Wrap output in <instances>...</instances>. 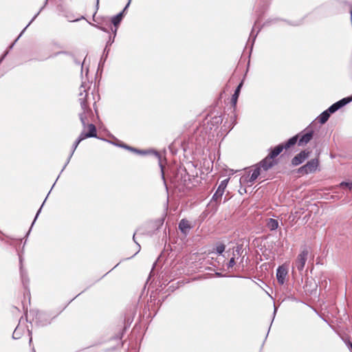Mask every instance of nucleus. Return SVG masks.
Here are the masks:
<instances>
[{
	"mask_svg": "<svg viewBox=\"0 0 352 352\" xmlns=\"http://www.w3.org/2000/svg\"><path fill=\"white\" fill-rule=\"evenodd\" d=\"M17 331H18V329H17V328H16V329L14 330V333H13V338H14V339L19 338V337H17V336H18Z\"/></svg>",
	"mask_w": 352,
	"mask_h": 352,
	"instance_id": "a878e982",
	"label": "nucleus"
},
{
	"mask_svg": "<svg viewBox=\"0 0 352 352\" xmlns=\"http://www.w3.org/2000/svg\"><path fill=\"white\" fill-rule=\"evenodd\" d=\"M38 13L37 14H36V15L34 16V18H32V21L30 22V23L26 26V28H27V27H28V25H30V23H31L34 20V19L37 16V15H38Z\"/></svg>",
	"mask_w": 352,
	"mask_h": 352,
	"instance_id": "bb28decb",
	"label": "nucleus"
},
{
	"mask_svg": "<svg viewBox=\"0 0 352 352\" xmlns=\"http://www.w3.org/2000/svg\"><path fill=\"white\" fill-rule=\"evenodd\" d=\"M242 85H243V82H241L238 85L237 88L235 90L234 94H233V96L232 97V100H232V104L234 106H235L236 104V102H237V100H238V98H239V92H240V90H241V88Z\"/></svg>",
	"mask_w": 352,
	"mask_h": 352,
	"instance_id": "2eb2a0df",
	"label": "nucleus"
},
{
	"mask_svg": "<svg viewBox=\"0 0 352 352\" xmlns=\"http://www.w3.org/2000/svg\"><path fill=\"white\" fill-rule=\"evenodd\" d=\"M284 146L280 144L276 146L271 153L268 155L269 156H272V158L274 159L276 156H278L283 150Z\"/></svg>",
	"mask_w": 352,
	"mask_h": 352,
	"instance_id": "ddd939ff",
	"label": "nucleus"
},
{
	"mask_svg": "<svg viewBox=\"0 0 352 352\" xmlns=\"http://www.w3.org/2000/svg\"><path fill=\"white\" fill-rule=\"evenodd\" d=\"M225 248H226V246L223 244H219L216 247V251H217V253L221 254V253H223L224 252Z\"/></svg>",
	"mask_w": 352,
	"mask_h": 352,
	"instance_id": "4be33fe9",
	"label": "nucleus"
},
{
	"mask_svg": "<svg viewBox=\"0 0 352 352\" xmlns=\"http://www.w3.org/2000/svg\"><path fill=\"white\" fill-rule=\"evenodd\" d=\"M318 166V160L317 159L311 160L305 165L301 166L298 169V172L302 174H308L314 172Z\"/></svg>",
	"mask_w": 352,
	"mask_h": 352,
	"instance_id": "7ed1b4c3",
	"label": "nucleus"
},
{
	"mask_svg": "<svg viewBox=\"0 0 352 352\" xmlns=\"http://www.w3.org/2000/svg\"><path fill=\"white\" fill-rule=\"evenodd\" d=\"M298 138V135H296V136L290 138L287 141V142L285 144L284 148H289L291 146L294 145L296 143Z\"/></svg>",
	"mask_w": 352,
	"mask_h": 352,
	"instance_id": "f3484780",
	"label": "nucleus"
},
{
	"mask_svg": "<svg viewBox=\"0 0 352 352\" xmlns=\"http://www.w3.org/2000/svg\"><path fill=\"white\" fill-rule=\"evenodd\" d=\"M267 226L271 230H274L278 227V222L274 219H268L267 220Z\"/></svg>",
	"mask_w": 352,
	"mask_h": 352,
	"instance_id": "4468645a",
	"label": "nucleus"
},
{
	"mask_svg": "<svg viewBox=\"0 0 352 352\" xmlns=\"http://www.w3.org/2000/svg\"><path fill=\"white\" fill-rule=\"evenodd\" d=\"M40 210H41V209H40V210H38V212L36 213V217L38 215V213H39Z\"/></svg>",
	"mask_w": 352,
	"mask_h": 352,
	"instance_id": "72a5a7b5",
	"label": "nucleus"
},
{
	"mask_svg": "<svg viewBox=\"0 0 352 352\" xmlns=\"http://www.w3.org/2000/svg\"><path fill=\"white\" fill-rule=\"evenodd\" d=\"M222 195H219V192L218 193V189L212 197V199L215 201H217L219 199H221Z\"/></svg>",
	"mask_w": 352,
	"mask_h": 352,
	"instance_id": "b1692460",
	"label": "nucleus"
},
{
	"mask_svg": "<svg viewBox=\"0 0 352 352\" xmlns=\"http://www.w3.org/2000/svg\"><path fill=\"white\" fill-rule=\"evenodd\" d=\"M339 186L342 188H348L350 191H352V182H342Z\"/></svg>",
	"mask_w": 352,
	"mask_h": 352,
	"instance_id": "aec40b11",
	"label": "nucleus"
},
{
	"mask_svg": "<svg viewBox=\"0 0 352 352\" xmlns=\"http://www.w3.org/2000/svg\"><path fill=\"white\" fill-rule=\"evenodd\" d=\"M309 152L303 151L296 155L292 160V163L294 166H298L301 164L305 159L309 157Z\"/></svg>",
	"mask_w": 352,
	"mask_h": 352,
	"instance_id": "39448f33",
	"label": "nucleus"
},
{
	"mask_svg": "<svg viewBox=\"0 0 352 352\" xmlns=\"http://www.w3.org/2000/svg\"><path fill=\"white\" fill-rule=\"evenodd\" d=\"M25 29H26V28L23 30V32H22L21 34H22V33L24 32V30H25ZM21 34H20L19 36H17L16 39H15V42H16V41H17V40H19V38H20V36H21Z\"/></svg>",
	"mask_w": 352,
	"mask_h": 352,
	"instance_id": "cd10ccee",
	"label": "nucleus"
},
{
	"mask_svg": "<svg viewBox=\"0 0 352 352\" xmlns=\"http://www.w3.org/2000/svg\"><path fill=\"white\" fill-rule=\"evenodd\" d=\"M91 137H92V134H89V133H85V131H83L80 133V135H79V137H78V139L79 140V141H80V142H81V141H82L84 139L87 138H91Z\"/></svg>",
	"mask_w": 352,
	"mask_h": 352,
	"instance_id": "412c9836",
	"label": "nucleus"
},
{
	"mask_svg": "<svg viewBox=\"0 0 352 352\" xmlns=\"http://www.w3.org/2000/svg\"><path fill=\"white\" fill-rule=\"evenodd\" d=\"M25 29H26V28L23 30V32H22L21 34H22V33L24 32V30H25ZM21 34H20L19 36H17L16 39H15V42H16V41H17V40H19V38H20V36H21Z\"/></svg>",
	"mask_w": 352,
	"mask_h": 352,
	"instance_id": "c756f323",
	"label": "nucleus"
},
{
	"mask_svg": "<svg viewBox=\"0 0 352 352\" xmlns=\"http://www.w3.org/2000/svg\"><path fill=\"white\" fill-rule=\"evenodd\" d=\"M276 164V160L272 158V156L267 155L259 165L263 168V170L266 171L272 167Z\"/></svg>",
	"mask_w": 352,
	"mask_h": 352,
	"instance_id": "423d86ee",
	"label": "nucleus"
},
{
	"mask_svg": "<svg viewBox=\"0 0 352 352\" xmlns=\"http://www.w3.org/2000/svg\"><path fill=\"white\" fill-rule=\"evenodd\" d=\"M287 274V270L284 266H280L277 269L276 278H277L278 282L280 285L284 284Z\"/></svg>",
	"mask_w": 352,
	"mask_h": 352,
	"instance_id": "0eeeda50",
	"label": "nucleus"
},
{
	"mask_svg": "<svg viewBox=\"0 0 352 352\" xmlns=\"http://www.w3.org/2000/svg\"><path fill=\"white\" fill-rule=\"evenodd\" d=\"M25 29H26V28L23 30V32H22L21 34H22V33L24 32V30H25ZM21 34H20L19 36H17L16 39H15V42H16V41H17V40H19V38H20V36H21Z\"/></svg>",
	"mask_w": 352,
	"mask_h": 352,
	"instance_id": "c85d7f7f",
	"label": "nucleus"
},
{
	"mask_svg": "<svg viewBox=\"0 0 352 352\" xmlns=\"http://www.w3.org/2000/svg\"><path fill=\"white\" fill-rule=\"evenodd\" d=\"M80 142V141H79V140L78 139L74 144V146H73V151L72 152V155H73L74 151L76 150V148H77L78 145L79 144V143Z\"/></svg>",
	"mask_w": 352,
	"mask_h": 352,
	"instance_id": "393cba45",
	"label": "nucleus"
},
{
	"mask_svg": "<svg viewBox=\"0 0 352 352\" xmlns=\"http://www.w3.org/2000/svg\"><path fill=\"white\" fill-rule=\"evenodd\" d=\"M82 89V90H81L79 94L78 100L82 112L80 113L79 117L83 126L85 127L86 124L88 122V118L92 115V111L87 102L88 94L83 86L80 87V89Z\"/></svg>",
	"mask_w": 352,
	"mask_h": 352,
	"instance_id": "f257e3e1",
	"label": "nucleus"
},
{
	"mask_svg": "<svg viewBox=\"0 0 352 352\" xmlns=\"http://www.w3.org/2000/svg\"><path fill=\"white\" fill-rule=\"evenodd\" d=\"M261 168L262 167L258 164L254 169L253 173H252L249 178L243 177L241 179V182H246L249 186H251L254 182V181L258 177V176L261 175Z\"/></svg>",
	"mask_w": 352,
	"mask_h": 352,
	"instance_id": "20e7f679",
	"label": "nucleus"
},
{
	"mask_svg": "<svg viewBox=\"0 0 352 352\" xmlns=\"http://www.w3.org/2000/svg\"><path fill=\"white\" fill-rule=\"evenodd\" d=\"M6 55H7V53H5V55L1 58L3 59Z\"/></svg>",
	"mask_w": 352,
	"mask_h": 352,
	"instance_id": "f704fd0d",
	"label": "nucleus"
},
{
	"mask_svg": "<svg viewBox=\"0 0 352 352\" xmlns=\"http://www.w3.org/2000/svg\"><path fill=\"white\" fill-rule=\"evenodd\" d=\"M191 228L192 226L189 221L186 219H182L180 221L179 223V229L183 234H187Z\"/></svg>",
	"mask_w": 352,
	"mask_h": 352,
	"instance_id": "6e6552de",
	"label": "nucleus"
},
{
	"mask_svg": "<svg viewBox=\"0 0 352 352\" xmlns=\"http://www.w3.org/2000/svg\"><path fill=\"white\" fill-rule=\"evenodd\" d=\"M2 60V58L0 59V62Z\"/></svg>",
	"mask_w": 352,
	"mask_h": 352,
	"instance_id": "c9c22d12",
	"label": "nucleus"
},
{
	"mask_svg": "<svg viewBox=\"0 0 352 352\" xmlns=\"http://www.w3.org/2000/svg\"><path fill=\"white\" fill-rule=\"evenodd\" d=\"M236 252H237V254H239V250L237 248V249L236 250Z\"/></svg>",
	"mask_w": 352,
	"mask_h": 352,
	"instance_id": "473e14b6",
	"label": "nucleus"
},
{
	"mask_svg": "<svg viewBox=\"0 0 352 352\" xmlns=\"http://www.w3.org/2000/svg\"><path fill=\"white\" fill-rule=\"evenodd\" d=\"M87 128L89 130L87 133L92 134V137H96V129L95 125H94L93 124H88Z\"/></svg>",
	"mask_w": 352,
	"mask_h": 352,
	"instance_id": "6ab92c4d",
	"label": "nucleus"
},
{
	"mask_svg": "<svg viewBox=\"0 0 352 352\" xmlns=\"http://www.w3.org/2000/svg\"><path fill=\"white\" fill-rule=\"evenodd\" d=\"M333 112H331L329 111V108L322 112L320 116L318 117V120L321 124H324L329 119L330 114L333 113Z\"/></svg>",
	"mask_w": 352,
	"mask_h": 352,
	"instance_id": "9b49d317",
	"label": "nucleus"
},
{
	"mask_svg": "<svg viewBox=\"0 0 352 352\" xmlns=\"http://www.w3.org/2000/svg\"><path fill=\"white\" fill-rule=\"evenodd\" d=\"M309 255V251L307 248H304L300 253L297 256V258L292 267V274L294 273V268H296L299 272H302L304 269Z\"/></svg>",
	"mask_w": 352,
	"mask_h": 352,
	"instance_id": "f03ea898",
	"label": "nucleus"
},
{
	"mask_svg": "<svg viewBox=\"0 0 352 352\" xmlns=\"http://www.w3.org/2000/svg\"><path fill=\"white\" fill-rule=\"evenodd\" d=\"M351 100V99H350L349 98H344L340 100V101L334 103L333 105H331L329 107V111H331V112H335L337 110H338L340 108H341L342 107H343L345 104H346Z\"/></svg>",
	"mask_w": 352,
	"mask_h": 352,
	"instance_id": "1a4fd4ad",
	"label": "nucleus"
},
{
	"mask_svg": "<svg viewBox=\"0 0 352 352\" xmlns=\"http://www.w3.org/2000/svg\"><path fill=\"white\" fill-rule=\"evenodd\" d=\"M227 184H228V180L225 179V180L222 181L221 183L220 184V185L219 186L217 189H218V193L219 192V195H223V193L224 190L227 186Z\"/></svg>",
	"mask_w": 352,
	"mask_h": 352,
	"instance_id": "a211bd4d",
	"label": "nucleus"
},
{
	"mask_svg": "<svg viewBox=\"0 0 352 352\" xmlns=\"http://www.w3.org/2000/svg\"><path fill=\"white\" fill-rule=\"evenodd\" d=\"M235 258L232 257L228 263V269L232 268L235 265Z\"/></svg>",
	"mask_w": 352,
	"mask_h": 352,
	"instance_id": "5701e85b",
	"label": "nucleus"
},
{
	"mask_svg": "<svg viewBox=\"0 0 352 352\" xmlns=\"http://www.w3.org/2000/svg\"><path fill=\"white\" fill-rule=\"evenodd\" d=\"M284 146L280 144L276 146L271 153L268 155L269 156H272V158L274 159L276 156H278L283 150Z\"/></svg>",
	"mask_w": 352,
	"mask_h": 352,
	"instance_id": "f8f14e48",
	"label": "nucleus"
},
{
	"mask_svg": "<svg viewBox=\"0 0 352 352\" xmlns=\"http://www.w3.org/2000/svg\"><path fill=\"white\" fill-rule=\"evenodd\" d=\"M25 29H26V28L23 30V32H22L21 34H22V33L24 32V30H25ZM21 34H20L19 36H17L16 39H15V42H16V41H17V40H19V38H20V36H21Z\"/></svg>",
	"mask_w": 352,
	"mask_h": 352,
	"instance_id": "7c9ffc66",
	"label": "nucleus"
},
{
	"mask_svg": "<svg viewBox=\"0 0 352 352\" xmlns=\"http://www.w3.org/2000/svg\"><path fill=\"white\" fill-rule=\"evenodd\" d=\"M122 12H120L119 14H118L117 15L114 16L112 19H111V22L116 27L119 25V23H120V21H122Z\"/></svg>",
	"mask_w": 352,
	"mask_h": 352,
	"instance_id": "dca6fc26",
	"label": "nucleus"
},
{
	"mask_svg": "<svg viewBox=\"0 0 352 352\" xmlns=\"http://www.w3.org/2000/svg\"><path fill=\"white\" fill-rule=\"evenodd\" d=\"M129 3H130V1L127 3V5L126 6V7H125L124 10H125L127 8V7L129 6Z\"/></svg>",
	"mask_w": 352,
	"mask_h": 352,
	"instance_id": "2f4dec72",
	"label": "nucleus"
},
{
	"mask_svg": "<svg viewBox=\"0 0 352 352\" xmlns=\"http://www.w3.org/2000/svg\"><path fill=\"white\" fill-rule=\"evenodd\" d=\"M312 137H313L312 132H307V133H305L299 139L298 144L300 146H301V145L307 144L311 140Z\"/></svg>",
	"mask_w": 352,
	"mask_h": 352,
	"instance_id": "9d476101",
	"label": "nucleus"
}]
</instances>
